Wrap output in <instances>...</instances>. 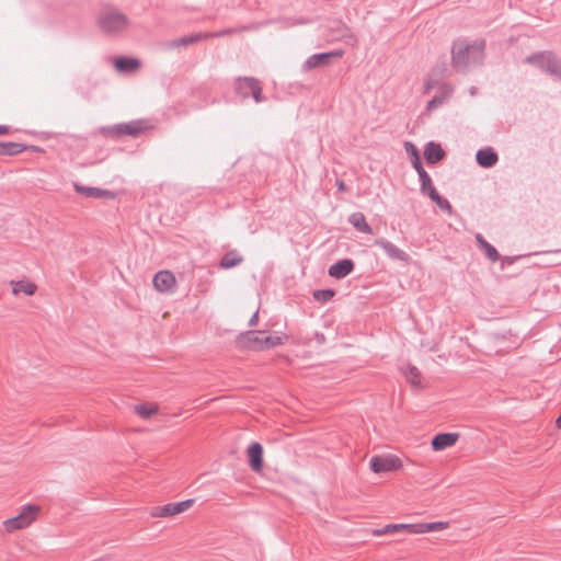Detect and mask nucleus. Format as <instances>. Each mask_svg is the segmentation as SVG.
Instances as JSON below:
<instances>
[{
    "label": "nucleus",
    "instance_id": "1",
    "mask_svg": "<svg viewBox=\"0 0 561 561\" xmlns=\"http://www.w3.org/2000/svg\"><path fill=\"white\" fill-rule=\"evenodd\" d=\"M485 42L483 39L468 41L458 38L451 46V66L458 72H468L482 65L484 60Z\"/></svg>",
    "mask_w": 561,
    "mask_h": 561
},
{
    "label": "nucleus",
    "instance_id": "2",
    "mask_svg": "<svg viewBox=\"0 0 561 561\" xmlns=\"http://www.w3.org/2000/svg\"><path fill=\"white\" fill-rule=\"evenodd\" d=\"M98 25L105 35L118 36L128 28L129 19L118 9L107 7L100 12Z\"/></svg>",
    "mask_w": 561,
    "mask_h": 561
},
{
    "label": "nucleus",
    "instance_id": "3",
    "mask_svg": "<svg viewBox=\"0 0 561 561\" xmlns=\"http://www.w3.org/2000/svg\"><path fill=\"white\" fill-rule=\"evenodd\" d=\"M525 62L535 65L542 71L561 79V60L551 51H542L526 57Z\"/></svg>",
    "mask_w": 561,
    "mask_h": 561
},
{
    "label": "nucleus",
    "instance_id": "4",
    "mask_svg": "<svg viewBox=\"0 0 561 561\" xmlns=\"http://www.w3.org/2000/svg\"><path fill=\"white\" fill-rule=\"evenodd\" d=\"M37 513L38 506H24L19 515L11 517L3 523L5 530L12 533L14 530L27 527L36 518Z\"/></svg>",
    "mask_w": 561,
    "mask_h": 561
},
{
    "label": "nucleus",
    "instance_id": "5",
    "mask_svg": "<svg viewBox=\"0 0 561 561\" xmlns=\"http://www.w3.org/2000/svg\"><path fill=\"white\" fill-rule=\"evenodd\" d=\"M236 91L242 99L252 96L256 103L264 101L259 80L253 78H239L236 82Z\"/></svg>",
    "mask_w": 561,
    "mask_h": 561
},
{
    "label": "nucleus",
    "instance_id": "6",
    "mask_svg": "<svg viewBox=\"0 0 561 561\" xmlns=\"http://www.w3.org/2000/svg\"><path fill=\"white\" fill-rule=\"evenodd\" d=\"M402 466L400 458L393 455L375 456L370 459L369 467L375 473L388 472Z\"/></svg>",
    "mask_w": 561,
    "mask_h": 561
},
{
    "label": "nucleus",
    "instance_id": "7",
    "mask_svg": "<svg viewBox=\"0 0 561 561\" xmlns=\"http://www.w3.org/2000/svg\"><path fill=\"white\" fill-rule=\"evenodd\" d=\"M343 56V50H333L311 55L302 65L304 70L309 71L316 67L327 66L334 58Z\"/></svg>",
    "mask_w": 561,
    "mask_h": 561
},
{
    "label": "nucleus",
    "instance_id": "8",
    "mask_svg": "<svg viewBox=\"0 0 561 561\" xmlns=\"http://www.w3.org/2000/svg\"><path fill=\"white\" fill-rule=\"evenodd\" d=\"M194 503V500L188 499L179 503H169L163 506L154 508L152 515L156 517L174 516L188 510Z\"/></svg>",
    "mask_w": 561,
    "mask_h": 561
},
{
    "label": "nucleus",
    "instance_id": "9",
    "mask_svg": "<svg viewBox=\"0 0 561 561\" xmlns=\"http://www.w3.org/2000/svg\"><path fill=\"white\" fill-rule=\"evenodd\" d=\"M175 284V276L170 271H160L153 277V286L161 293L172 291Z\"/></svg>",
    "mask_w": 561,
    "mask_h": 561
},
{
    "label": "nucleus",
    "instance_id": "10",
    "mask_svg": "<svg viewBox=\"0 0 561 561\" xmlns=\"http://www.w3.org/2000/svg\"><path fill=\"white\" fill-rule=\"evenodd\" d=\"M375 245L381 248L386 255L392 260L407 262L409 260V255L401 249H399L397 245H394L392 242L380 238L375 240Z\"/></svg>",
    "mask_w": 561,
    "mask_h": 561
},
{
    "label": "nucleus",
    "instance_id": "11",
    "mask_svg": "<svg viewBox=\"0 0 561 561\" xmlns=\"http://www.w3.org/2000/svg\"><path fill=\"white\" fill-rule=\"evenodd\" d=\"M355 264L351 259H343L329 267V275L336 279H342L354 271Z\"/></svg>",
    "mask_w": 561,
    "mask_h": 561
},
{
    "label": "nucleus",
    "instance_id": "12",
    "mask_svg": "<svg viewBox=\"0 0 561 561\" xmlns=\"http://www.w3.org/2000/svg\"><path fill=\"white\" fill-rule=\"evenodd\" d=\"M264 333L265 331H249L245 334L240 335L239 343L244 347L263 350Z\"/></svg>",
    "mask_w": 561,
    "mask_h": 561
},
{
    "label": "nucleus",
    "instance_id": "13",
    "mask_svg": "<svg viewBox=\"0 0 561 561\" xmlns=\"http://www.w3.org/2000/svg\"><path fill=\"white\" fill-rule=\"evenodd\" d=\"M247 454L249 457V465L251 469L255 472H260L263 468V447L260 443H252L248 449Z\"/></svg>",
    "mask_w": 561,
    "mask_h": 561
},
{
    "label": "nucleus",
    "instance_id": "14",
    "mask_svg": "<svg viewBox=\"0 0 561 561\" xmlns=\"http://www.w3.org/2000/svg\"><path fill=\"white\" fill-rule=\"evenodd\" d=\"M447 72L448 68L444 62L434 67L425 81L424 92L428 93L432 89L440 84V81L447 76Z\"/></svg>",
    "mask_w": 561,
    "mask_h": 561
},
{
    "label": "nucleus",
    "instance_id": "15",
    "mask_svg": "<svg viewBox=\"0 0 561 561\" xmlns=\"http://www.w3.org/2000/svg\"><path fill=\"white\" fill-rule=\"evenodd\" d=\"M208 38V34L204 33H196L192 35H186L180 38H175L172 41H169L164 44V47L167 49H178L182 47H187L188 45L196 44L197 42Z\"/></svg>",
    "mask_w": 561,
    "mask_h": 561
},
{
    "label": "nucleus",
    "instance_id": "16",
    "mask_svg": "<svg viewBox=\"0 0 561 561\" xmlns=\"http://www.w3.org/2000/svg\"><path fill=\"white\" fill-rule=\"evenodd\" d=\"M141 130H142L141 122H130V123L115 125V126L108 128L107 133L113 136H122V135L138 136Z\"/></svg>",
    "mask_w": 561,
    "mask_h": 561
},
{
    "label": "nucleus",
    "instance_id": "17",
    "mask_svg": "<svg viewBox=\"0 0 561 561\" xmlns=\"http://www.w3.org/2000/svg\"><path fill=\"white\" fill-rule=\"evenodd\" d=\"M476 160L481 168L490 169L497 163L499 154L493 148L486 147L477 151Z\"/></svg>",
    "mask_w": 561,
    "mask_h": 561
},
{
    "label": "nucleus",
    "instance_id": "18",
    "mask_svg": "<svg viewBox=\"0 0 561 561\" xmlns=\"http://www.w3.org/2000/svg\"><path fill=\"white\" fill-rule=\"evenodd\" d=\"M459 435L457 433H440L433 437L432 448L435 451L443 450L447 447H451L458 440Z\"/></svg>",
    "mask_w": 561,
    "mask_h": 561
},
{
    "label": "nucleus",
    "instance_id": "19",
    "mask_svg": "<svg viewBox=\"0 0 561 561\" xmlns=\"http://www.w3.org/2000/svg\"><path fill=\"white\" fill-rule=\"evenodd\" d=\"M75 190L77 193L92 198H114L115 194L108 190H102L93 186H84L78 183H75Z\"/></svg>",
    "mask_w": 561,
    "mask_h": 561
},
{
    "label": "nucleus",
    "instance_id": "20",
    "mask_svg": "<svg viewBox=\"0 0 561 561\" xmlns=\"http://www.w3.org/2000/svg\"><path fill=\"white\" fill-rule=\"evenodd\" d=\"M424 157L428 164H435L444 159L445 151L439 144L430 141L425 146Z\"/></svg>",
    "mask_w": 561,
    "mask_h": 561
},
{
    "label": "nucleus",
    "instance_id": "21",
    "mask_svg": "<svg viewBox=\"0 0 561 561\" xmlns=\"http://www.w3.org/2000/svg\"><path fill=\"white\" fill-rule=\"evenodd\" d=\"M114 67L118 72L131 73L140 67V60L133 57H117Z\"/></svg>",
    "mask_w": 561,
    "mask_h": 561
},
{
    "label": "nucleus",
    "instance_id": "22",
    "mask_svg": "<svg viewBox=\"0 0 561 561\" xmlns=\"http://www.w3.org/2000/svg\"><path fill=\"white\" fill-rule=\"evenodd\" d=\"M348 222L356 228L358 231L363 233H371V227L367 224L366 218L363 213H353L350 218Z\"/></svg>",
    "mask_w": 561,
    "mask_h": 561
},
{
    "label": "nucleus",
    "instance_id": "23",
    "mask_svg": "<svg viewBox=\"0 0 561 561\" xmlns=\"http://www.w3.org/2000/svg\"><path fill=\"white\" fill-rule=\"evenodd\" d=\"M11 285H12V293L14 295H19V294L23 293L27 296H32L35 294L36 288H37L34 283L28 282V280H18V282L12 280Z\"/></svg>",
    "mask_w": 561,
    "mask_h": 561
},
{
    "label": "nucleus",
    "instance_id": "24",
    "mask_svg": "<svg viewBox=\"0 0 561 561\" xmlns=\"http://www.w3.org/2000/svg\"><path fill=\"white\" fill-rule=\"evenodd\" d=\"M26 149L25 145L13 141H0V156H15Z\"/></svg>",
    "mask_w": 561,
    "mask_h": 561
},
{
    "label": "nucleus",
    "instance_id": "25",
    "mask_svg": "<svg viewBox=\"0 0 561 561\" xmlns=\"http://www.w3.org/2000/svg\"><path fill=\"white\" fill-rule=\"evenodd\" d=\"M241 262L242 257L238 254V252L230 251L222 256L220 261V267L228 270L239 265Z\"/></svg>",
    "mask_w": 561,
    "mask_h": 561
},
{
    "label": "nucleus",
    "instance_id": "26",
    "mask_svg": "<svg viewBox=\"0 0 561 561\" xmlns=\"http://www.w3.org/2000/svg\"><path fill=\"white\" fill-rule=\"evenodd\" d=\"M403 374L405 378L413 385L419 386L420 385V371L415 366L409 365L404 370Z\"/></svg>",
    "mask_w": 561,
    "mask_h": 561
},
{
    "label": "nucleus",
    "instance_id": "27",
    "mask_svg": "<svg viewBox=\"0 0 561 561\" xmlns=\"http://www.w3.org/2000/svg\"><path fill=\"white\" fill-rule=\"evenodd\" d=\"M283 343V337L280 335H271L264 333V345L263 350H268L272 347H275L277 345H280Z\"/></svg>",
    "mask_w": 561,
    "mask_h": 561
},
{
    "label": "nucleus",
    "instance_id": "28",
    "mask_svg": "<svg viewBox=\"0 0 561 561\" xmlns=\"http://www.w3.org/2000/svg\"><path fill=\"white\" fill-rule=\"evenodd\" d=\"M333 289H319L313 291V298L319 302H327L334 296Z\"/></svg>",
    "mask_w": 561,
    "mask_h": 561
},
{
    "label": "nucleus",
    "instance_id": "29",
    "mask_svg": "<svg viewBox=\"0 0 561 561\" xmlns=\"http://www.w3.org/2000/svg\"><path fill=\"white\" fill-rule=\"evenodd\" d=\"M135 411L144 419H148L157 412V409L147 404L136 405Z\"/></svg>",
    "mask_w": 561,
    "mask_h": 561
},
{
    "label": "nucleus",
    "instance_id": "30",
    "mask_svg": "<svg viewBox=\"0 0 561 561\" xmlns=\"http://www.w3.org/2000/svg\"><path fill=\"white\" fill-rule=\"evenodd\" d=\"M482 250L484 251L485 256H486L490 261H492V262H496V261H499V260H500V254H499V252H497V251H496V249H495L492 244H490L489 242H488V244H484V247H483V249H482Z\"/></svg>",
    "mask_w": 561,
    "mask_h": 561
},
{
    "label": "nucleus",
    "instance_id": "31",
    "mask_svg": "<svg viewBox=\"0 0 561 561\" xmlns=\"http://www.w3.org/2000/svg\"><path fill=\"white\" fill-rule=\"evenodd\" d=\"M437 87L439 88V94L437 96L444 98V101L454 92V88L448 83H440Z\"/></svg>",
    "mask_w": 561,
    "mask_h": 561
},
{
    "label": "nucleus",
    "instance_id": "32",
    "mask_svg": "<svg viewBox=\"0 0 561 561\" xmlns=\"http://www.w3.org/2000/svg\"><path fill=\"white\" fill-rule=\"evenodd\" d=\"M447 525L448 524L444 522L425 523V530L426 533L438 531L446 528Z\"/></svg>",
    "mask_w": 561,
    "mask_h": 561
},
{
    "label": "nucleus",
    "instance_id": "33",
    "mask_svg": "<svg viewBox=\"0 0 561 561\" xmlns=\"http://www.w3.org/2000/svg\"><path fill=\"white\" fill-rule=\"evenodd\" d=\"M421 182V193L426 192L430 187L433 186L432 179L428 173H424L419 176Z\"/></svg>",
    "mask_w": 561,
    "mask_h": 561
},
{
    "label": "nucleus",
    "instance_id": "34",
    "mask_svg": "<svg viewBox=\"0 0 561 561\" xmlns=\"http://www.w3.org/2000/svg\"><path fill=\"white\" fill-rule=\"evenodd\" d=\"M440 209L443 210H446L448 214H451L453 211V207L450 205V203L442 197L440 195H438V198L436 197V199L433 201Z\"/></svg>",
    "mask_w": 561,
    "mask_h": 561
},
{
    "label": "nucleus",
    "instance_id": "35",
    "mask_svg": "<svg viewBox=\"0 0 561 561\" xmlns=\"http://www.w3.org/2000/svg\"><path fill=\"white\" fill-rule=\"evenodd\" d=\"M407 530L410 534H426L425 523L407 524Z\"/></svg>",
    "mask_w": 561,
    "mask_h": 561
},
{
    "label": "nucleus",
    "instance_id": "36",
    "mask_svg": "<svg viewBox=\"0 0 561 561\" xmlns=\"http://www.w3.org/2000/svg\"><path fill=\"white\" fill-rule=\"evenodd\" d=\"M404 149H405L407 153L410 156L411 161L413 159L420 158L419 150H417V148L412 142L405 141L404 142Z\"/></svg>",
    "mask_w": 561,
    "mask_h": 561
},
{
    "label": "nucleus",
    "instance_id": "37",
    "mask_svg": "<svg viewBox=\"0 0 561 561\" xmlns=\"http://www.w3.org/2000/svg\"><path fill=\"white\" fill-rule=\"evenodd\" d=\"M236 32H237L236 28H225V30H221V31H218V32L207 33V34H208V38H209V37L227 36V35L233 34Z\"/></svg>",
    "mask_w": 561,
    "mask_h": 561
},
{
    "label": "nucleus",
    "instance_id": "38",
    "mask_svg": "<svg viewBox=\"0 0 561 561\" xmlns=\"http://www.w3.org/2000/svg\"><path fill=\"white\" fill-rule=\"evenodd\" d=\"M444 103V98L435 95L431 101L427 103V110L432 111Z\"/></svg>",
    "mask_w": 561,
    "mask_h": 561
},
{
    "label": "nucleus",
    "instance_id": "39",
    "mask_svg": "<svg viewBox=\"0 0 561 561\" xmlns=\"http://www.w3.org/2000/svg\"><path fill=\"white\" fill-rule=\"evenodd\" d=\"M412 165H413L414 170L417 172L419 176L424 173H427L422 165L421 158L413 159Z\"/></svg>",
    "mask_w": 561,
    "mask_h": 561
},
{
    "label": "nucleus",
    "instance_id": "40",
    "mask_svg": "<svg viewBox=\"0 0 561 561\" xmlns=\"http://www.w3.org/2000/svg\"><path fill=\"white\" fill-rule=\"evenodd\" d=\"M389 534L398 533L400 530H407V524H389L387 525Z\"/></svg>",
    "mask_w": 561,
    "mask_h": 561
},
{
    "label": "nucleus",
    "instance_id": "41",
    "mask_svg": "<svg viewBox=\"0 0 561 561\" xmlns=\"http://www.w3.org/2000/svg\"><path fill=\"white\" fill-rule=\"evenodd\" d=\"M422 194L427 195L432 201L436 199V197L438 198L439 195L434 185L430 187L426 192H423Z\"/></svg>",
    "mask_w": 561,
    "mask_h": 561
},
{
    "label": "nucleus",
    "instance_id": "42",
    "mask_svg": "<svg viewBox=\"0 0 561 561\" xmlns=\"http://www.w3.org/2000/svg\"><path fill=\"white\" fill-rule=\"evenodd\" d=\"M476 241L481 250L483 249L484 244H488V241L480 233L476 234Z\"/></svg>",
    "mask_w": 561,
    "mask_h": 561
},
{
    "label": "nucleus",
    "instance_id": "43",
    "mask_svg": "<svg viewBox=\"0 0 561 561\" xmlns=\"http://www.w3.org/2000/svg\"><path fill=\"white\" fill-rule=\"evenodd\" d=\"M476 241L481 250L483 249L484 244H488V241L480 233L476 234Z\"/></svg>",
    "mask_w": 561,
    "mask_h": 561
},
{
    "label": "nucleus",
    "instance_id": "44",
    "mask_svg": "<svg viewBox=\"0 0 561 561\" xmlns=\"http://www.w3.org/2000/svg\"><path fill=\"white\" fill-rule=\"evenodd\" d=\"M388 534H389V531H388L387 525L381 528L373 530L374 536H382V535H388Z\"/></svg>",
    "mask_w": 561,
    "mask_h": 561
},
{
    "label": "nucleus",
    "instance_id": "45",
    "mask_svg": "<svg viewBox=\"0 0 561 561\" xmlns=\"http://www.w3.org/2000/svg\"><path fill=\"white\" fill-rule=\"evenodd\" d=\"M339 32L340 34L335 38H345L348 34V30L344 25L340 27Z\"/></svg>",
    "mask_w": 561,
    "mask_h": 561
},
{
    "label": "nucleus",
    "instance_id": "46",
    "mask_svg": "<svg viewBox=\"0 0 561 561\" xmlns=\"http://www.w3.org/2000/svg\"><path fill=\"white\" fill-rule=\"evenodd\" d=\"M257 319H259V311L254 312L253 316L251 317V319L249 320V325L250 327H254L256 325L257 323Z\"/></svg>",
    "mask_w": 561,
    "mask_h": 561
},
{
    "label": "nucleus",
    "instance_id": "47",
    "mask_svg": "<svg viewBox=\"0 0 561 561\" xmlns=\"http://www.w3.org/2000/svg\"><path fill=\"white\" fill-rule=\"evenodd\" d=\"M336 186L340 192H345L347 190L346 184L342 180H336Z\"/></svg>",
    "mask_w": 561,
    "mask_h": 561
},
{
    "label": "nucleus",
    "instance_id": "48",
    "mask_svg": "<svg viewBox=\"0 0 561 561\" xmlns=\"http://www.w3.org/2000/svg\"><path fill=\"white\" fill-rule=\"evenodd\" d=\"M10 130V127L7 125H0V135H5Z\"/></svg>",
    "mask_w": 561,
    "mask_h": 561
},
{
    "label": "nucleus",
    "instance_id": "49",
    "mask_svg": "<svg viewBox=\"0 0 561 561\" xmlns=\"http://www.w3.org/2000/svg\"><path fill=\"white\" fill-rule=\"evenodd\" d=\"M556 425L558 428H561V412H560V415L556 420Z\"/></svg>",
    "mask_w": 561,
    "mask_h": 561
},
{
    "label": "nucleus",
    "instance_id": "50",
    "mask_svg": "<svg viewBox=\"0 0 561 561\" xmlns=\"http://www.w3.org/2000/svg\"><path fill=\"white\" fill-rule=\"evenodd\" d=\"M476 92H477V88H476V87H471V88H470V94H471V95H474V94H476Z\"/></svg>",
    "mask_w": 561,
    "mask_h": 561
},
{
    "label": "nucleus",
    "instance_id": "51",
    "mask_svg": "<svg viewBox=\"0 0 561 561\" xmlns=\"http://www.w3.org/2000/svg\"><path fill=\"white\" fill-rule=\"evenodd\" d=\"M504 260H505L507 263H510V264L514 262V259H513V257H505Z\"/></svg>",
    "mask_w": 561,
    "mask_h": 561
},
{
    "label": "nucleus",
    "instance_id": "52",
    "mask_svg": "<svg viewBox=\"0 0 561 561\" xmlns=\"http://www.w3.org/2000/svg\"><path fill=\"white\" fill-rule=\"evenodd\" d=\"M554 252H556V253H560V252H561V249H560V250H556Z\"/></svg>",
    "mask_w": 561,
    "mask_h": 561
}]
</instances>
